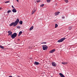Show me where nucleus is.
<instances>
[{
	"label": "nucleus",
	"mask_w": 77,
	"mask_h": 77,
	"mask_svg": "<svg viewBox=\"0 0 77 77\" xmlns=\"http://www.w3.org/2000/svg\"><path fill=\"white\" fill-rule=\"evenodd\" d=\"M22 33L23 32H22V31H20V32H19V35H18V36H20L21 35V34H22Z\"/></svg>",
	"instance_id": "obj_11"
},
{
	"label": "nucleus",
	"mask_w": 77,
	"mask_h": 77,
	"mask_svg": "<svg viewBox=\"0 0 77 77\" xmlns=\"http://www.w3.org/2000/svg\"><path fill=\"white\" fill-rule=\"evenodd\" d=\"M9 77H12V76H9Z\"/></svg>",
	"instance_id": "obj_32"
},
{
	"label": "nucleus",
	"mask_w": 77,
	"mask_h": 77,
	"mask_svg": "<svg viewBox=\"0 0 77 77\" xmlns=\"http://www.w3.org/2000/svg\"><path fill=\"white\" fill-rule=\"evenodd\" d=\"M56 51V50L55 49H53V50H51V51H49V53H54V51Z\"/></svg>",
	"instance_id": "obj_6"
},
{
	"label": "nucleus",
	"mask_w": 77,
	"mask_h": 77,
	"mask_svg": "<svg viewBox=\"0 0 77 77\" xmlns=\"http://www.w3.org/2000/svg\"><path fill=\"white\" fill-rule=\"evenodd\" d=\"M59 14H60V12H56L55 13V15H58Z\"/></svg>",
	"instance_id": "obj_12"
},
{
	"label": "nucleus",
	"mask_w": 77,
	"mask_h": 77,
	"mask_svg": "<svg viewBox=\"0 0 77 77\" xmlns=\"http://www.w3.org/2000/svg\"><path fill=\"white\" fill-rule=\"evenodd\" d=\"M44 6V4H42L40 6V7H43V6Z\"/></svg>",
	"instance_id": "obj_18"
},
{
	"label": "nucleus",
	"mask_w": 77,
	"mask_h": 77,
	"mask_svg": "<svg viewBox=\"0 0 77 77\" xmlns=\"http://www.w3.org/2000/svg\"><path fill=\"white\" fill-rule=\"evenodd\" d=\"M33 26H32V27H31L30 29H29V30L31 31L32 30H33Z\"/></svg>",
	"instance_id": "obj_13"
},
{
	"label": "nucleus",
	"mask_w": 77,
	"mask_h": 77,
	"mask_svg": "<svg viewBox=\"0 0 77 77\" xmlns=\"http://www.w3.org/2000/svg\"><path fill=\"white\" fill-rule=\"evenodd\" d=\"M12 11H11V10H9V11H7V13L9 14V13H10V12H11Z\"/></svg>",
	"instance_id": "obj_20"
},
{
	"label": "nucleus",
	"mask_w": 77,
	"mask_h": 77,
	"mask_svg": "<svg viewBox=\"0 0 77 77\" xmlns=\"http://www.w3.org/2000/svg\"><path fill=\"white\" fill-rule=\"evenodd\" d=\"M58 26V25L57 24H55V28H56Z\"/></svg>",
	"instance_id": "obj_19"
},
{
	"label": "nucleus",
	"mask_w": 77,
	"mask_h": 77,
	"mask_svg": "<svg viewBox=\"0 0 77 77\" xmlns=\"http://www.w3.org/2000/svg\"><path fill=\"white\" fill-rule=\"evenodd\" d=\"M42 47L43 50H47V48H48V46L46 45H43Z\"/></svg>",
	"instance_id": "obj_3"
},
{
	"label": "nucleus",
	"mask_w": 77,
	"mask_h": 77,
	"mask_svg": "<svg viewBox=\"0 0 77 77\" xmlns=\"http://www.w3.org/2000/svg\"><path fill=\"white\" fill-rule=\"evenodd\" d=\"M41 44H47V42H42V43Z\"/></svg>",
	"instance_id": "obj_25"
},
{
	"label": "nucleus",
	"mask_w": 77,
	"mask_h": 77,
	"mask_svg": "<svg viewBox=\"0 0 77 77\" xmlns=\"http://www.w3.org/2000/svg\"><path fill=\"white\" fill-rule=\"evenodd\" d=\"M20 20L18 19H17V20H16L14 22H12L9 25L10 26H13V27H15L18 24Z\"/></svg>",
	"instance_id": "obj_1"
},
{
	"label": "nucleus",
	"mask_w": 77,
	"mask_h": 77,
	"mask_svg": "<svg viewBox=\"0 0 77 77\" xmlns=\"http://www.w3.org/2000/svg\"><path fill=\"white\" fill-rule=\"evenodd\" d=\"M67 62H63L62 63V64H63V65H66V64H67Z\"/></svg>",
	"instance_id": "obj_14"
},
{
	"label": "nucleus",
	"mask_w": 77,
	"mask_h": 77,
	"mask_svg": "<svg viewBox=\"0 0 77 77\" xmlns=\"http://www.w3.org/2000/svg\"><path fill=\"white\" fill-rule=\"evenodd\" d=\"M52 65L54 66H56V63L54 62L52 63Z\"/></svg>",
	"instance_id": "obj_8"
},
{
	"label": "nucleus",
	"mask_w": 77,
	"mask_h": 77,
	"mask_svg": "<svg viewBox=\"0 0 77 77\" xmlns=\"http://www.w3.org/2000/svg\"><path fill=\"white\" fill-rule=\"evenodd\" d=\"M0 48H2V49H4V47L2 45H0Z\"/></svg>",
	"instance_id": "obj_17"
},
{
	"label": "nucleus",
	"mask_w": 77,
	"mask_h": 77,
	"mask_svg": "<svg viewBox=\"0 0 77 77\" xmlns=\"http://www.w3.org/2000/svg\"><path fill=\"white\" fill-rule=\"evenodd\" d=\"M19 24H23V21L20 20L19 22Z\"/></svg>",
	"instance_id": "obj_16"
},
{
	"label": "nucleus",
	"mask_w": 77,
	"mask_h": 77,
	"mask_svg": "<svg viewBox=\"0 0 77 77\" xmlns=\"http://www.w3.org/2000/svg\"><path fill=\"white\" fill-rule=\"evenodd\" d=\"M37 2H41V1L40 0L37 1Z\"/></svg>",
	"instance_id": "obj_27"
},
{
	"label": "nucleus",
	"mask_w": 77,
	"mask_h": 77,
	"mask_svg": "<svg viewBox=\"0 0 77 77\" xmlns=\"http://www.w3.org/2000/svg\"><path fill=\"white\" fill-rule=\"evenodd\" d=\"M8 36H9V35H12V32H11V30L8 31Z\"/></svg>",
	"instance_id": "obj_5"
},
{
	"label": "nucleus",
	"mask_w": 77,
	"mask_h": 77,
	"mask_svg": "<svg viewBox=\"0 0 77 77\" xmlns=\"http://www.w3.org/2000/svg\"><path fill=\"white\" fill-rule=\"evenodd\" d=\"M65 18V17H62V18Z\"/></svg>",
	"instance_id": "obj_31"
},
{
	"label": "nucleus",
	"mask_w": 77,
	"mask_h": 77,
	"mask_svg": "<svg viewBox=\"0 0 77 77\" xmlns=\"http://www.w3.org/2000/svg\"><path fill=\"white\" fill-rule=\"evenodd\" d=\"M59 75H60V77H65L64 76V75H63V74H62V73H59Z\"/></svg>",
	"instance_id": "obj_10"
},
{
	"label": "nucleus",
	"mask_w": 77,
	"mask_h": 77,
	"mask_svg": "<svg viewBox=\"0 0 77 77\" xmlns=\"http://www.w3.org/2000/svg\"><path fill=\"white\" fill-rule=\"evenodd\" d=\"M17 34L16 32L14 33L13 34H12L11 35V38L12 39H14L15 38H16Z\"/></svg>",
	"instance_id": "obj_2"
},
{
	"label": "nucleus",
	"mask_w": 77,
	"mask_h": 77,
	"mask_svg": "<svg viewBox=\"0 0 77 77\" xmlns=\"http://www.w3.org/2000/svg\"><path fill=\"white\" fill-rule=\"evenodd\" d=\"M65 39V38H63L58 40L57 42H63Z\"/></svg>",
	"instance_id": "obj_4"
},
{
	"label": "nucleus",
	"mask_w": 77,
	"mask_h": 77,
	"mask_svg": "<svg viewBox=\"0 0 77 77\" xmlns=\"http://www.w3.org/2000/svg\"><path fill=\"white\" fill-rule=\"evenodd\" d=\"M35 12V10L33 9L32 11V14H34V13Z\"/></svg>",
	"instance_id": "obj_15"
},
{
	"label": "nucleus",
	"mask_w": 77,
	"mask_h": 77,
	"mask_svg": "<svg viewBox=\"0 0 77 77\" xmlns=\"http://www.w3.org/2000/svg\"><path fill=\"white\" fill-rule=\"evenodd\" d=\"M12 11L13 12H17V10H16V9L15 8H13L12 10Z\"/></svg>",
	"instance_id": "obj_9"
},
{
	"label": "nucleus",
	"mask_w": 77,
	"mask_h": 77,
	"mask_svg": "<svg viewBox=\"0 0 77 77\" xmlns=\"http://www.w3.org/2000/svg\"><path fill=\"white\" fill-rule=\"evenodd\" d=\"M34 64L35 65H38L39 64V63L36 61H35V62L34 63Z\"/></svg>",
	"instance_id": "obj_7"
},
{
	"label": "nucleus",
	"mask_w": 77,
	"mask_h": 77,
	"mask_svg": "<svg viewBox=\"0 0 77 77\" xmlns=\"http://www.w3.org/2000/svg\"><path fill=\"white\" fill-rule=\"evenodd\" d=\"M17 77H20V75L17 76Z\"/></svg>",
	"instance_id": "obj_34"
},
{
	"label": "nucleus",
	"mask_w": 77,
	"mask_h": 77,
	"mask_svg": "<svg viewBox=\"0 0 77 77\" xmlns=\"http://www.w3.org/2000/svg\"><path fill=\"white\" fill-rule=\"evenodd\" d=\"M64 1L66 3H68V0H64Z\"/></svg>",
	"instance_id": "obj_21"
},
{
	"label": "nucleus",
	"mask_w": 77,
	"mask_h": 77,
	"mask_svg": "<svg viewBox=\"0 0 77 77\" xmlns=\"http://www.w3.org/2000/svg\"><path fill=\"white\" fill-rule=\"evenodd\" d=\"M47 2H50V0H47Z\"/></svg>",
	"instance_id": "obj_26"
},
{
	"label": "nucleus",
	"mask_w": 77,
	"mask_h": 77,
	"mask_svg": "<svg viewBox=\"0 0 77 77\" xmlns=\"http://www.w3.org/2000/svg\"><path fill=\"white\" fill-rule=\"evenodd\" d=\"M2 9V8H0V10H1V9Z\"/></svg>",
	"instance_id": "obj_30"
},
{
	"label": "nucleus",
	"mask_w": 77,
	"mask_h": 77,
	"mask_svg": "<svg viewBox=\"0 0 77 77\" xmlns=\"http://www.w3.org/2000/svg\"><path fill=\"white\" fill-rule=\"evenodd\" d=\"M17 2H19L18 1H19V0H17Z\"/></svg>",
	"instance_id": "obj_33"
},
{
	"label": "nucleus",
	"mask_w": 77,
	"mask_h": 77,
	"mask_svg": "<svg viewBox=\"0 0 77 77\" xmlns=\"http://www.w3.org/2000/svg\"><path fill=\"white\" fill-rule=\"evenodd\" d=\"M9 1H7L6 2H5V3H9Z\"/></svg>",
	"instance_id": "obj_23"
},
{
	"label": "nucleus",
	"mask_w": 77,
	"mask_h": 77,
	"mask_svg": "<svg viewBox=\"0 0 77 77\" xmlns=\"http://www.w3.org/2000/svg\"><path fill=\"white\" fill-rule=\"evenodd\" d=\"M20 39H17V41H20Z\"/></svg>",
	"instance_id": "obj_29"
},
{
	"label": "nucleus",
	"mask_w": 77,
	"mask_h": 77,
	"mask_svg": "<svg viewBox=\"0 0 77 77\" xmlns=\"http://www.w3.org/2000/svg\"><path fill=\"white\" fill-rule=\"evenodd\" d=\"M17 29H20V26H18L17 27Z\"/></svg>",
	"instance_id": "obj_24"
},
{
	"label": "nucleus",
	"mask_w": 77,
	"mask_h": 77,
	"mask_svg": "<svg viewBox=\"0 0 77 77\" xmlns=\"http://www.w3.org/2000/svg\"><path fill=\"white\" fill-rule=\"evenodd\" d=\"M12 8H13V9H14V8H14V6H13V5L12 6Z\"/></svg>",
	"instance_id": "obj_28"
},
{
	"label": "nucleus",
	"mask_w": 77,
	"mask_h": 77,
	"mask_svg": "<svg viewBox=\"0 0 77 77\" xmlns=\"http://www.w3.org/2000/svg\"><path fill=\"white\" fill-rule=\"evenodd\" d=\"M69 30H71V29H72V27L70 26L68 28Z\"/></svg>",
	"instance_id": "obj_22"
}]
</instances>
